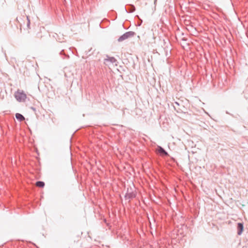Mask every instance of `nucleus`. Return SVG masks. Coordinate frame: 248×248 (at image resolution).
I'll return each instance as SVG.
<instances>
[{
    "label": "nucleus",
    "mask_w": 248,
    "mask_h": 248,
    "mask_svg": "<svg viewBox=\"0 0 248 248\" xmlns=\"http://www.w3.org/2000/svg\"><path fill=\"white\" fill-rule=\"evenodd\" d=\"M60 55H62V54L65 55V54H64V50H62L60 52Z\"/></svg>",
    "instance_id": "9b49d317"
},
{
    "label": "nucleus",
    "mask_w": 248,
    "mask_h": 248,
    "mask_svg": "<svg viewBox=\"0 0 248 248\" xmlns=\"http://www.w3.org/2000/svg\"><path fill=\"white\" fill-rule=\"evenodd\" d=\"M136 10V8L135 6L133 5H131L130 6V9L129 10V12L132 13L135 11Z\"/></svg>",
    "instance_id": "6e6552de"
},
{
    "label": "nucleus",
    "mask_w": 248,
    "mask_h": 248,
    "mask_svg": "<svg viewBox=\"0 0 248 248\" xmlns=\"http://www.w3.org/2000/svg\"><path fill=\"white\" fill-rule=\"evenodd\" d=\"M24 18H26L27 20V27L28 28H30V20L29 18V17L28 16H26V17H24Z\"/></svg>",
    "instance_id": "1a4fd4ad"
},
{
    "label": "nucleus",
    "mask_w": 248,
    "mask_h": 248,
    "mask_svg": "<svg viewBox=\"0 0 248 248\" xmlns=\"http://www.w3.org/2000/svg\"><path fill=\"white\" fill-rule=\"evenodd\" d=\"M36 186L39 187H43L45 186V183L42 181H37L36 183Z\"/></svg>",
    "instance_id": "0eeeda50"
},
{
    "label": "nucleus",
    "mask_w": 248,
    "mask_h": 248,
    "mask_svg": "<svg viewBox=\"0 0 248 248\" xmlns=\"http://www.w3.org/2000/svg\"><path fill=\"white\" fill-rule=\"evenodd\" d=\"M156 0H155V2Z\"/></svg>",
    "instance_id": "f8f14e48"
},
{
    "label": "nucleus",
    "mask_w": 248,
    "mask_h": 248,
    "mask_svg": "<svg viewBox=\"0 0 248 248\" xmlns=\"http://www.w3.org/2000/svg\"><path fill=\"white\" fill-rule=\"evenodd\" d=\"M16 20L20 24V31H21V23L20 22V21H19V19L18 18H16Z\"/></svg>",
    "instance_id": "9d476101"
},
{
    "label": "nucleus",
    "mask_w": 248,
    "mask_h": 248,
    "mask_svg": "<svg viewBox=\"0 0 248 248\" xmlns=\"http://www.w3.org/2000/svg\"><path fill=\"white\" fill-rule=\"evenodd\" d=\"M136 33L134 31H127L121 36L118 39L119 42H122L128 38H131L135 35Z\"/></svg>",
    "instance_id": "f257e3e1"
},
{
    "label": "nucleus",
    "mask_w": 248,
    "mask_h": 248,
    "mask_svg": "<svg viewBox=\"0 0 248 248\" xmlns=\"http://www.w3.org/2000/svg\"><path fill=\"white\" fill-rule=\"evenodd\" d=\"M16 117L18 121L20 122L25 120L24 117L20 113H16Z\"/></svg>",
    "instance_id": "423d86ee"
},
{
    "label": "nucleus",
    "mask_w": 248,
    "mask_h": 248,
    "mask_svg": "<svg viewBox=\"0 0 248 248\" xmlns=\"http://www.w3.org/2000/svg\"><path fill=\"white\" fill-rule=\"evenodd\" d=\"M243 224L242 223H238L237 224V234L241 235L243 231Z\"/></svg>",
    "instance_id": "39448f33"
},
{
    "label": "nucleus",
    "mask_w": 248,
    "mask_h": 248,
    "mask_svg": "<svg viewBox=\"0 0 248 248\" xmlns=\"http://www.w3.org/2000/svg\"><path fill=\"white\" fill-rule=\"evenodd\" d=\"M157 152L162 155H168V153L161 146H158L157 148Z\"/></svg>",
    "instance_id": "7ed1b4c3"
},
{
    "label": "nucleus",
    "mask_w": 248,
    "mask_h": 248,
    "mask_svg": "<svg viewBox=\"0 0 248 248\" xmlns=\"http://www.w3.org/2000/svg\"><path fill=\"white\" fill-rule=\"evenodd\" d=\"M107 58L105 59V62L104 63L107 64V62H110L112 63H114L117 62V60L113 57H108V56H107Z\"/></svg>",
    "instance_id": "20e7f679"
},
{
    "label": "nucleus",
    "mask_w": 248,
    "mask_h": 248,
    "mask_svg": "<svg viewBox=\"0 0 248 248\" xmlns=\"http://www.w3.org/2000/svg\"><path fill=\"white\" fill-rule=\"evenodd\" d=\"M15 96L16 100L19 102L24 101L26 98V94L23 91H17Z\"/></svg>",
    "instance_id": "f03ea898"
}]
</instances>
